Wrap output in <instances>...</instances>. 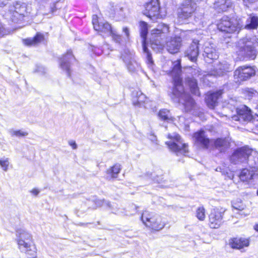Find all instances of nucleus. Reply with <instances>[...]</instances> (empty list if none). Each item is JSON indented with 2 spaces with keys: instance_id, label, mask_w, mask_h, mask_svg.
<instances>
[{
  "instance_id": "1",
  "label": "nucleus",
  "mask_w": 258,
  "mask_h": 258,
  "mask_svg": "<svg viewBox=\"0 0 258 258\" xmlns=\"http://www.w3.org/2000/svg\"><path fill=\"white\" fill-rule=\"evenodd\" d=\"M173 68L170 72L173 82L172 91L170 95L172 100L175 103L183 104L187 110L190 109L195 104V101L190 96L184 91L182 85L181 60L177 59L172 62Z\"/></svg>"
},
{
  "instance_id": "2",
  "label": "nucleus",
  "mask_w": 258,
  "mask_h": 258,
  "mask_svg": "<svg viewBox=\"0 0 258 258\" xmlns=\"http://www.w3.org/2000/svg\"><path fill=\"white\" fill-rule=\"evenodd\" d=\"M258 45L256 38H243L236 44V53L240 59H254L256 56V47Z\"/></svg>"
},
{
  "instance_id": "3",
  "label": "nucleus",
  "mask_w": 258,
  "mask_h": 258,
  "mask_svg": "<svg viewBox=\"0 0 258 258\" xmlns=\"http://www.w3.org/2000/svg\"><path fill=\"white\" fill-rule=\"evenodd\" d=\"M17 241L21 252L25 253L27 258H36L37 249L31 240V235L24 230L17 231Z\"/></svg>"
},
{
  "instance_id": "4",
  "label": "nucleus",
  "mask_w": 258,
  "mask_h": 258,
  "mask_svg": "<svg viewBox=\"0 0 258 258\" xmlns=\"http://www.w3.org/2000/svg\"><path fill=\"white\" fill-rule=\"evenodd\" d=\"M92 24L96 31L101 33V35L111 36L112 40L119 44H121L122 38L121 36L118 34L115 30L112 28L111 25L107 22H99L97 15H93L92 18Z\"/></svg>"
},
{
  "instance_id": "5",
  "label": "nucleus",
  "mask_w": 258,
  "mask_h": 258,
  "mask_svg": "<svg viewBox=\"0 0 258 258\" xmlns=\"http://www.w3.org/2000/svg\"><path fill=\"white\" fill-rule=\"evenodd\" d=\"M198 1L184 0L177 9V18L179 22L183 23L191 18L198 7Z\"/></svg>"
},
{
  "instance_id": "6",
  "label": "nucleus",
  "mask_w": 258,
  "mask_h": 258,
  "mask_svg": "<svg viewBox=\"0 0 258 258\" xmlns=\"http://www.w3.org/2000/svg\"><path fill=\"white\" fill-rule=\"evenodd\" d=\"M243 26L241 19L230 18L227 16L223 17L217 25L219 30L229 33L239 31Z\"/></svg>"
},
{
  "instance_id": "7",
  "label": "nucleus",
  "mask_w": 258,
  "mask_h": 258,
  "mask_svg": "<svg viewBox=\"0 0 258 258\" xmlns=\"http://www.w3.org/2000/svg\"><path fill=\"white\" fill-rule=\"evenodd\" d=\"M168 138L170 140L166 142L169 149L176 154L177 155H186L188 152L187 145L183 143L180 136L176 133L169 134Z\"/></svg>"
},
{
  "instance_id": "8",
  "label": "nucleus",
  "mask_w": 258,
  "mask_h": 258,
  "mask_svg": "<svg viewBox=\"0 0 258 258\" xmlns=\"http://www.w3.org/2000/svg\"><path fill=\"white\" fill-rule=\"evenodd\" d=\"M141 220L147 227L155 230H160L165 226V223L162 221L161 217L154 213L144 212L141 216Z\"/></svg>"
},
{
  "instance_id": "9",
  "label": "nucleus",
  "mask_w": 258,
  "mask_h": 258,
  "mask_svg": "<svg viewBox=\"0 0 258 258\" xmlns=\"http://www.w3.org/2000/svg\"><path fill=\"white\" fill-rule=\"evenodd\" d=\"M169 29L168 25L160 24L157 28L152 30L149 37L151 45L162 46L164 43L163 39L169 32Z\"/></svg>"
},
{
  "instance_id": "10",
  "label": "nucleus",
  "mask_w": 258,
  "mask_h": 258,
  "mask_svg": "<svg viewBox=\"0 0 258 258\" xmlns=\"http://www.w3.org/2000/svg\"><path fill=\"white\" fill-rule=\"evenodd\" d=\"M256 68L253 66H243L238 67L234 72V77L237 81H246L256 75Z\"/></svg>"
},
{
  "instance_id": "11",
  "label": "nucleus",
  "mask_w": 258,
  "mask_h": 258,
  "mask_svg": "<svg viewBox=\"0 0 258 258\" xmlns=\"http://www.w3.org/2000/svg\"><path fill=\"white\" fill-rule=\"evenodd\" d=\"M121 57L131 73H136L140 69V65L135 59L133 52H131L128 49H124Z\"/></svg>"
},
{
  "instance_id": "12",
  "label": "nucleus",
  "mask_w": 258,
  "mask_h": 258,
  "mask_svg": "<svg viewBox=\"0 0 258 258\" xmlns=\"http://www.w3.org/2000/svg\"><path fill=\"white\" fill-rule=\"evenodd\" d=\"M251 153V150L247 147H242L237 149L230 157L231 162L237 164L246 162L249 155Z\"/></svg>"
},
{
  "instance_id": "13",
  "label": "nucleus",
  "mask_w": 258,
  "mask_h": 258,
  "mask_svg": "<svg viewBox=\"0 0 258 258\" xmlns=\"http://www.w3.org/2000/svg\"><path fill=\"white\" fill-rule=\"evenodd\" d=\"M159 4L158 0H151L145 6V9L143 12L144 15L154 21L159 16Z\"/></svg>"
},
{
  "instance_id": "14",
  "label": "nucleus",
  "mask_w": 258,
  "mask_h": 258,
  "mask_svg": "<svg viewBox=\"0 0 258 258\" xmlns=\"http://www.w3.org/2000/svg\"><path fill=\"white\" fill-rule=\"evenodd\" d=\"M224 211L218 208L213 209L209 216V225L212 228H218L222 223Z\"/></svg>"
},
{
  "instance_id": "15",
  "label": "nucleus",
  "mask_w": 258,
  "mask_h": 258,
  "mask_svg": "<svg viewBox=\"0 0 258 258\" xmlns=\"http://www.w3.org/2000/svg\"><path fill=\"white\" fill-rule=\"evenodd\" d=\"M196 144L201 148L207 149L212 143V141L209 139L204 130H200L194 134Z\"/></svg>"
},
{
  "instance_id": "16",
  "label": "nucleus",
  "mask_w": 258,
  "mask_h": 258,
  "mask_svg": "<svg viewBox=\"0 0 258 258\" xmlns=\"http://www.w3.org/2000/svg\"><path fill=\"white\" fill-rule=\"evenodd\" d=\"M237 115L233 116V119L234 120L239 121L242 124L247 123L252 119L250 110L245 106L237 108Z\"/></svg>"
},
{
  "instance_id": "17",
  "label": "nucleus",
  "mask_w": 258,
  "mask_h": 258,
  "mask_svg": "<svg viewBox=\"0 0 258 258\" xmlns=\"http://www.w3.org/2000/svg\"><path fill=\"white\" fill-rule=\"evenodd\" d=\"M203 55L205 60L208 63H211L214 60H216L219 57L218 52L215 47L210 43L205 44Z\"/></svg>"
},
{
  "instance_id": "18",
  "label": "nucleus",
  "mask_w": 258,
  "mask_h": 258,
  "mask_svg": "<svg viewBox=\"0 0 258 258\" xmlns=\"http://www.w3.org/2000/svg\"><path fill=\"white\" fill-rule=\"evenodd\" d=\"M75 60V58L72 53V50H68L67 53L63 56L60 60V67L66 71L68 77L71 76L70 66L71 63Z\"/></svg>"
},
{
  "instance_id": "19",
  "label": "nucleus",
  "mask_w": 258,
  "mask_h": 258,
  "mask_svg": "<svg viewBox=\"0 0 258 258\" xmlns=\"http://www.w3.org/2000/svg\"><path fill=\"white\" fill-rule=\"evenodd\" d=\"M181 38L180 37L175 36L171 37L170 39L166 42L167 50L170 53H176L178 52L181 46Z\"/></svg>"
},
{
  "instance_id": "20",
  "label": "nucleus",
  "mask_w": 258,
  "mask_h": 258,
  "mask_svg": "<svg viewBox=\"0 0 258 258\" xmlns=\"http://www.w3.org/2000/svg\"><path fill=\"white\" fill-rule=\"evenodd\" d=\"M232 70V67L231 65L227 61L223 60L217 64L216 67L212 72L211 75L215 76H221L226 72H230Z\"/></svg>"
},
{
  "instance_id": "21",
  "label": "nucleus",
  "mask_w": 258,
  "mask_h": 258,
  "mask_svg": "<svg viewBox=\"0 0 258 258\" xmlns=\"http://www.w3.org/2000/svg\"><path fill=\"white\" fill-rule=\"evenodd\" d=\"M198 44L199 41L198 40H194L189 48L185 51L186 56L193 62L197 60L199 53Z\"/></svg>"
},
{
  "instance_id": "22",
  "label": "nucleus",
  "mask_w": 258,
  "mask_h": 258,
  "mask_svg": "<svg viewBox=\"0 0 258 258\" xmlns=\"http://www.w3.org/2000/svg\"><path fill=\"white\" fill-rule=\"evenodd\" d=\"M223 92L219 90L212 93H209L206 98V102L208 106L211 109H214L218 104V100L220 98Z\"/></svg>"
},
{
  "instance_id": "23",
  "label": "nucleus",
  "mask_w": 258,
  "mask_h": 258,
  "mask_svg": "<svg viewBox=\"0 0 258 258\" xmlns=\"http://www.w3.org/2000/svg\"><path fill=\"white\" fill-rule=\"evenodd\" d=\"M229 245L232 248L241 249L247 247L249 244V240L245 238H234L229 241Z\"/></svg>"
},
{
  "instance_id": "24",
  "label": "nucleus",
  "mask_w": 258,
  "mask_h": 258,
  "mask_svg": "<svg viewBox=\"0 0 258 258\" xmlns=\"http://www.w3.org/2000/svg\"><path fill=\"white\" fill-rule=\"evenodd\" d=\"M233 6L231 0H218L214 4V8L219 12L227 11Z\"/></svg>"
},
{
  "instance_id": "25",
  "label": "nucleus",
  "mask_w": 258,
  "mask_h": 258,
  "mask_svg": "<svg viewBox=\"0 0 258 258\" xmlns=\"http://www.w3.org/2000/svg\"><path fill=\"white\" fill-rule=\"evenodd\" d=\"M247 164L253 171H256L258 175V152L251 150L247 160Z\"/></svg>"
},
{
  "instance_id": "26",
  "label": "nucleus",
  "mask_w": 258,
  "mask_h": 258,
  "mask_svg": "<svg viewBox=\"0 0 258 258\" xmlns=\"http://www.w3.org/2000/svg\"><path fill=\"white\" fill-rule=\"evenodd\" d=\"M146 99L145 95L143 94L141 91L134 90L132 92V102L135 106H141L142 104L145 101Z\"/></svg>"
},
{
  "instance_id": "27",
  "label": "nucleus",
  "mask_w": 258,
  "mask_h": 258,
  "mask_svg": "<svg viewBox=\"0 0 258 258\" xmlns=\"http://www.w3.org/2000/svg\"><path fill=\"white\" fill-rule=\"evenodd\" d=\"M185 83L190 88L191 93L195 95L199 96L200 93L197 80L192 77H187L185 78Z\"/></svg>"
},
{
  "instance_id": "28",
  "label": "nucleus",
  "mask_w": 258,
  "mask_h": 258,
  "mask_svg": "<svg viewBox=\"0 0 258 258\" xmlns=\"http://www.w3.org/2000/svg\"><path fill=\"white\" fill-rule=\"evenodd\" d=\"M243 27L246 29H255L258 27V17L251 15L246 19Z\"/></svg>"
},
{
  "instance_id": "29",
  "label": "nucleus",
  "mask_w": 258,
  "mask_h": 258,
  "mask_svg": "<svg viewBox=\"0 0 258 258\" xmlns=\"http://www.w3.org/2000/svg\"><path fill=\"white\" fill-rule=\"evenodd\" d=\"M120 165L119 164H115L112 167L108 169L106 171V178L108 180H110L113 178H116L118 176V173L121 170Z\"/></svg>"
},
{
  "instance_id": "30",
  "label": "nucleus",
  "mask_w": 258,
  "mask_h": 258,
  "mask_svg": "<svg viewBox=\"0 0 258 258\" xmlns=\"http://www.w3.org/2000/svg\"><path fill=\"white\" fill-rule=\"evenodd\" d=\"M255 172L253 169L251 171L246 168L243 169L239 175V178L242 181H247L253 178Z\"/></svg>"
},
{
  "instance_id": "31",
  "label": "nucleus",
  "mask_w": 258,
  "mask_h": 258,
  "mask_svg": "<svg viewBox=\"0 0 258 258\" xmlns=\"http://www.w3.org/2000/svg\"><path fill=\"white\" fill-rule=\"evenodd\" d=\"M44 39L43 34L38 33L33 38H29L25 40V43L27 45H36Z\"/></svg>"
},
{
  "instance_id": "32",
  "label": "nucleus",
  "mask_w": 258,
  "mask_h": 258,
  "mask_svg": "<svg viewBox=\"0 0 258 258\" xmlns=\"http://www.w3.org/2000/svg\"><path fill=\"white\" fill-rule=\"evenodd\" d=\"M215 148L221 152L225 150L229 146V143L225 139L218 138L214 141Z\"/></svg>"
},
{
  "instance_id": "33",
  "label": "nucleus",
  "mask_w": 258,
  "mask_h": 258,
  "mask_svg": "<svg viewBox=\"0 0 258 258\" xmlns=\"http://www.w3.org/2000/svg\"><path fill=\"white\" fill-rule=\"evenodd\" d=\"M158 116L160 119L167 122H170L173 120L169 110L166 109L160 110L158 113Z\"/></svg>"
},
{
  "instance_id": "34",
  "label": "nucleus",
  "mask_w": 258,
  "mask_h": 258,
  "mask_svg": "<svg viewBox=\"0 0 258 258\" xmlns=\"http://www.w3.org/2000/svg\"><path fill=\"white\" fill-rule=\"evenodd\" d=\"M15 11L21 16H24L26 12V5L25 3L17 2L14 6Z\"/></svg>"
},
{
  "instance_id": "35",
  "label": "nucleus",
  "mask_w": 258,
  "mask_h": 258,
  "mask_svg": "<svg viewBox=\"0 0 258 258\" xmlns=\"http://www.w3.org/2000/svg\"><path fill=\"white\" fill-rule=\"evenodd\" d=\"M140 35L142 39H147V35L148 33V26L147 23L144 21L140 22Z\"/></svg>"
},
{
  "instance_id": "36",
  "label": "nucleus",
  "mask_w": 258,
  "mask_h": 258,
  "mask_svg": "<svg viewBox=\"0 0 258 258\" xmlns=\"http://www.w3.org/2000/svg\"><path fill=\"white\" fill-rule=\"evenodd\" d=\"M106 207H108L112 213L115 214H124L123 211H119V209L118 208V205L116 203L111 204L109 202H106ZM125 215H127L124 213Z\"/></svg>"
},
{
  "instance_id": "37",
  "label": "nucleus",
  "mask_w": 258,
  "mask_h": 258,
  "mask_svg": "<svg viewBox=\"0 0 258 258\" xmlns=\"http://www.w3.org/2000/svg\"><path fill=\"white\" fill-rule=\"evenodd\" d=\"M10 133L12 136H16L17 137H25L27 136L28 135V133L24 131L23 130H11L10 131Z\"/></svg>"
},
{
  "instance_id": "38",
  "label": "nucleus",
  "mask_w": 258,
  "mask_h": 258,
  "mask_svg": "<svg viewBox=\"0 0 258 258\" xmlns=\"http://www.w3.org/2000/svg\"><path fill=\"white\" fill-rule=\"evenodd\" d=\"M196 216L201 221L205 218V210L203 207H199L197 210Z\"/></svg>"
},
{
  "instance_id": "39",
  "label": "nucleus",
  "mask_w": 258,
  "mask_h": 258,
  "mask_svg": "<svg viewBox=\"0 0 258 258\" xmlns=\"http://www.w3.org/2000/svg\"><path fill=\"white\" fill-rule=\"evenodd\" d=\"M9 161L8 158H3L0 159V165L5 171H7L8 169Z\"/></svg>"
},
{
  "instance_id": "40",
  "label": "nucleus",
  "mask_w": 258,
  "mask_h": 258,
  "mask_svg": "<svg viewBox=\"0 0 258 258\" xmlns=\"http://www.w3.org/2000/svg\"><path fill=\"white\" fill-rule=\"evenodd\" d=\"M106 202H108V201H105L104 199L103 200H97L95 201V202L96 207V208L100 207L101 206H106Z\"/></svg>"
},
{
  "instance_id": "41",
  "label": "nucleus",
  "mask_w": 258,
  "mask_h": 258,
  "mask_svg": "<svg viewBox=\"0 0 258 258\" xmlns=\"http://www.w3.org/2000/svg\"><path fill=\"white\" fill-rule=\"evenodd\" d=\"M122 31L124 33L125 37H122V39H124L125 40H128L130 36V30L127 27H123L122 29ZM123 42V40L122 41L121 43Z\"/></svg>"
},
{
  "instance_id": "42",
  "label": "nucleus",
  "mask_w": 258,
  "mask_h": 258,
  "mask_svg": "<svg viewBox=\"0 0 258 258\" xmlns=\"http://www.w3.org/2000/svg\"><path fill=\"white\" fill-rule=\"evenodd\" d=\"M146 40H147V39H142V43L143 51L147 55V53H150V52H149V49L146 45Z\"/></svg>"
},
{
  "instance_id": "43",
  "label": "nucleus",
  "mask_w": 258,
  "mask_h": 258,
  "mask_svg": "<svg viewBox=\"0 0 258 258\" xmlns=\"http://www.w3.org/2000/svg\"><path fill=\"white\" fill-rule=\"evenodd\" d=\"M146 40H147V39H142V43L143 51L147 55V53H150V52H149V49L146 45Z\"/></svg>"
},
{
  "instance_id": "44",
  "label": "nucleus",
  "mask_w": 258,
  "mask_h": 258,
  "mask_svg": "<svg viewBox=\"0 0 258 258\" xmlns=\"http://www.w3.org/2000/svg\"><path fill=\"white\" fill-rule=\"evenodd\" d=\"M232 207H233V208L238 210H242L243 209H244V206L242 204L239 205L238 204L235 203L233 204Z\"/></svg>"
},
{
  "instance_id": "45",
  "label": "nucleus",
  "mask_w": 258,
  "mask_h": 258,
  "mask_svg": "<svg viewBox=\"0 0 258 258\" xmlns=\"http://www.w3.org/2000/svg\"><path fill=\"white\" fill-rule=\"evenodd\" d=\"M146 58L148 63L152 64L153 63L151 54L150 53H147V54L146 55Z\"/></svg>"
},
{
  "instance_id": "46",
  "label": "nucleus",
  "mask_w": 258,
  "mask_h": 258,
  "mask_svg": "<svg viewBox=\"0 0 258 258\" xmlns=\"http://www.w3.org/2000/svg\"><path fill=\"white\" fill-rule=\"evenodd\" d=\"M6 33L5 28L2 24L0 22V36L4 35Z\"/></svg>"
},
{
  "instance_id": "47",
  "label": "nucleus",
  "mask_w": 258,
  "mask_h": 258,
  "mask_svg": "<svg viewBox=\"0 0 258 258\" xmlns=\"http://www.w3.org/2000/svg\"><path fill=\"white\" fill-rule=\"evenodd\" d=\"M69 145L72 147L73 149H76L77 148V145L75 141H71L69 142Z\"/></svg>"
},
{
  "instance_id": "48",
  "label": "nucleus",
  "mask_w": 258,
  "mask_h": 258,
  "mask_svg": "<svg viewBox=\"0 0 258 258\" xmlns=\"http://www.w3.org/2000/svg\"><path fill=\"white\" fill-rule=\"evenodd\" d=\"M257 0H243L245 5L248 6V4L255 3Z\"/></svg>"
},
{
  "instance_id": "49",
  "label": "nucleus",
  "mask_w": 258,
  "mask_h": 258,
  "mask_svg": "<svg viewBox=\"0 0 258 258\" xmlns=\"http://www.w3.org/2000/svg\"><path fill=\"white\" fill-rule=\"evenodd\" d=\"M192 76H199L200 75V71L199 69H195L194 71L191 72Z\"/></svg>"
},
{
  "instance_id": "50",
  "label": "nucleus",
  "mask_w": 258,
  "mask_h": 258,
  "mask_svg": "<svg viewBox=\"0 0 258 258\" xmlns=\"http://www.w3.org/2000/svg\"><path fill=\"white\" fill-rule=\"evenodd\" d=\"M150 140H151L153 142H155L157 141V138L155 136L153 135H151L150 136Z\"/></svg>"
},
{
  "instance_id": "51",
  "label": "nucleus",
  "mask_w": 258,
  "mask_h": 258,
  "mask_svg": "<svg viewBox=\"0 0 258 258\" xmlns=\"http://www.w3.org/2000/svg\"><path fill=\"white\" fill-rule=\"evenodd\" d=\"M31 192L33 194H34V195L36 196V195H37L39 193V191L38 189H33L32 190Z\"/></svg>"
},
{
  "instance_id": "52",
  "label": "nucleus",
  "mask_w": 258,
  "mask_h": 258,
  "mask_svg": "<svg viewBox=\"0 0 258 258\" xmlns=\"http://www.w3.org/2000/svg\"><path fill=\"white\" fill-rule=\"evenodd\" d=\"M254 229H255L256 231H258V224H256V225L254 226Z\"/></svg>"
},
{
  "instance_id": "53",
  "label": "nucleus",
  "mask_w": 258,
  "mask_h": 258,
  "mask_svg": "<svg viewBox=\"0 0 258 258\" xmlns=\"http://www.w3.org/2000/svg\"><path fill=\"white\" fill-rule=\"evenodd\" d=\"M153 180H154L155 182L159 183V180L158 179H153Z\"/></svg>"
},
{
  "instance_id": "54",
  "label": "nucleus",
  "mask_w": 258,
  "mask_h": 258,
  "mask_svg": "<svg viewBox=\"0 0 258 258\" xmlns=\"http://www.w3.org/2000/svg\"><path fill=\"white\" fill-rule=\"evenodd\" d=\"M135 209L136 210H137V207L136 206H135Z\"/></svg>"
},
{
  "instance_id": "55",
  "label": "nucleus",
  "mask_w": 258,
  "mask_h": 258,
  "mask_svg": "<svg viewBox=\"0 0 258 258\" xmlns=\"http://www.w3.org/2000/svg\"><path fill=\"white\" fill-rule=\"evenodd\" d=\"M256 41L258 42V39H256ZM258 46V44L257 45V47Z\"/></svg>"
},
{
  "instance_id": "56",
  "label": "nucleus",
  "mask_w": 258,
  "mask_h": 258,
  "mask_svg": "<svg viewBox=\"0 0 258 258\" xmlns=\"http://www.w3.org/2000/svg\"><path fill=\"white\" fill-rule=\"evenodd\" d=\"M257 195H258V189H257Z\"/></svg>"
}]
</instances>
